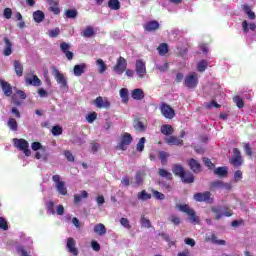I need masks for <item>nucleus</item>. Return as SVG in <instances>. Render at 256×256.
I'll return each mask as SVG.
<instances>
[{
  "label": "nucleus",
  "mask_w": 256,
  "mask_h": 256,
  "mask_svg": "<svg viewBox=\"0 0 256 256\" xmlns=\"http://www.w3.org/2000/svg\"><path fill=\"white\" fill-rule=\"evenodd\" d=\"M59 33H61V30L59 28H54V29L48 31V35L52 39L57 37L59 35Z\"/></svg>",
  "instance_id": "nucleus-51"
},
{
  "label": "nucleus",
  "mask_w": 256,
  "mask_h": 256,
  "mask_svg": "<svg viewBox=\"0 0 256 256\" xmlns=\"http://www.w3.org/2000/svg\"><path fill=\"white\" fill-rule=\"evenodd\" d=\"M132 98L135 99V101H141L145 99V92H143L141 88H136L132 91Z\"/></svg>",
  "instance_id": "nucleus-26"
},
{
  "label": "nucleus",
  "mask_w": 256,
  "mask_h": 256,
  "mask_svg": "<svg viewBox=\"0 0 256 256\" xmlns=\"http://www.w3.org/2000/svg\"><path fill=\"white\" fill-rule=\"evenodd\" d=\"M75 245H76L75 239L73 238L67 239L66 248L68 252L71 253V255L77 256L79 255V250L77 249V247H75Z\"/></svg>",
  "instance_id": "nucleus-16"
},
{
  "label": "nucleus",
  "mask_w": 256,
  "mask_h": 256,
  "mask_svg": "<svg viewBox=\"0 0 256 256\" xmlns=\"http://www.w3.org/2000/svg\"><path fill=\"white\" fill-rule=\"evenodd\" d=\"M120 97L123 103H127L129 101V90H127V88H122L120 90Z\"/></svg>",
  "instance_id": "nucleus-44"
},
{
  "label": "nucleus",
  "mask_w": 256,
  "mask_h": 256,
  "mask_svg": "<svg viewBox=\"0 0 256 256\" xmlns=\"http://www.w3.org/2000/svg\"><path fill=\"white\" fill-rule=\"evenodd\" d=\"M13 144L16 149L22 151L26 157H31V150L29 149V142L27 140L21 138H14Z\"/></svg>",
  "instance_id": "nucleus-3"
},
{
  "label": "nucleus",
  "mask_w": 256,
  "mask_h": 256,
  "mask_svg": "<svg viewBox=\"0 0 256 256\" xmlns=\"http://www.w3.org/2000/svg\"><path fill=\"white\" fill-rule=\"evenodd\" d=\"M96 119H97V113L96 112H92V113H90L86 116V121L88 123H94Z\"/></svg>",
  "instance_id": "nucleus-52"
},
{
  "label": "nucleus",
  "mask_w": 256,
  "mask_h": 256,
  "mask_svg": "<svg viewBox=\"0 0 256 256\" xmlns=\"http://www.w3.org/2000/svg\"><path fill=\"white\" fill-rule=\"evenodd\" d=\"M210 189L211 191H229V189H231V184L216 180L211 182Z\"/></svg>",
  "instance_id": "nucleus-10"
},
{
  "label": "nucleus",
  "mask_w": 256,
  "mask_h": 256,
  "mask_svg": "<svg viewBox=\"0 0 256 256\" xmlns=\"http://www.w3.org/2000/svg\"><path fill=\"white\" fill-rule=\"evenodd\" d=\"M180 179L183 183H193L195 181V177L193 176V173L189 171H184V174H182Z\"/></svg>",
  "instance_id": "nucleus-27"
},
{
  "label": "nucleus",
  "mask_w": 256,
  "mask_h": 256,
  "mask_svg": "<svg viewBox=\"0 0 256 256\" xmlns=\"http://www.w3.org/2000/svg\"><path fill=\"white\" fill-rule=\"evenodd\" d=\"M46 209L48 215H63L65 213V207L63 205H58L55 210V202L48 200L46 202Z\"/></svg>",
  "instance_id": "nucleus-7"
},
{
  "label": "nucleus",
  "mask_w": 256,
  "mask_h": 256,
  "mask_svg": "<svg viewBox=\"0 0 256 256\" xmlns=\"http://www.w3.org/2000/svg\"><path fill=\"white\" fill-rule=\"evenodd\" d=\"M242 11L245 13L249 21H255L256 15L255 12H253V8L250 5H242Z\"/></svg>",
  "instance_id": "nucleus-20"
},
{
  "label": "nucleus",
  "mask_w": 256,
  "mask_h": 256,
  "mask_svg": "<svg viewBox=\"0 0 256 256\" xmlns=\"http://www.w3.org/2000/svg\"><path fill=\"white\" fill-rule=\"evenodd\" d=\"M212 213H214L217 220L222 219V217H231L233 212L225 206H214L211 208Z\"/></svg>",
  "instance_id": "nucleus-6"
},
{
  "label": "nucleus",
  "mask_w": 256,
  "mask_h": 256,
  "mask_svg": "<svg viewBox=\"0 0 256 256\" xmlns=\"http://www.w3.org/2000/svg\"><path fill=\"white\" fill-rule=\"evenodd\" d=\"M3 15L5 19H11V16L13 15V10H11V8H6L4 9Z\"/></svg>",
  "instance_id": "nucleus-64"
},
{
  "label": "nucleus",
  "mask_w": 256,
  "mask_h": 256,
  "mask_svg": "<svg viewBox=\"0 0 256 256\" xmlns=\"http://www.w3.org/2000/svg\"><path fill=\"white\" fill-rule=\"evenodd\" d=\"M97 30L93 26H87L82 32L81 36L86 39H91V37H95Z\"/></svg>",
  "instance_id": "nucleus-21"
},
{
  "label": "nucleus",
  "mask_w": 256,
  "mask_h": 256,
  "mask_svg": "<svg viewBox=\"0 0 256 256\" xmlns=\"http://www.w3.org/2000/svg\"><path fill=\"white\" fill-rule=\"evenodd\" d=\"M52 181L55 183V189L59 195H67V186L65 185V181L61 180L60 175H53Z\"/></svg>",
  "instance_id": "nucleus-5"
},
{
  "label": "nucleus",
  "mask_w": 256,
  "mask_h": 256,
  "mask_svg": "<svg viewBox=\"0 0 256 256\" xmlns=\"http://www.w3.org/2000/svg\"><path fill=\"white\" fill-rule=\"evenodd\" d=\"M159 157H160V161H161L162 165H166L167 159L169 158V154L165 151H161L159 153Z\"/></svg>",
  "instance_id": "nucleus-49"
},
{
  "label": "nucleus",
  "mask_w": 256,
  "mask_h": 256,
  "mask_svg": "<svg viewBox=\"0 0 256 256\" xmlns=\"http://www.w3.org/2000/svg\"><path fill=\"white\" fill-rule=\"evenodd\" d=\"M189 167L194 173H199V171H201V164H199L195 159H190Z\"/></svg>",
  "instance_id": "nucleus-32"
},
{
  "label": "nucleus",
  "mask_w": 256,
  "mask_h": 256,
  "mask_svg": "<svg viewBox=\"0 0 256 256\" xmlns=\"http://www.w3.org/2000/svg\"><path fill=\"white\" fill-rule=\"evenodd\" d=\"M67 19H75L77 17V11L76 10H67L65 13Z\"/></svg>",
  "instance_id": "nucleus-56"
},
{
  "label": "nucleus",
  "mask_w": 256,
  "mask_h": 256,
  "mask_svg": "<svg viewBox=\"0 0 256 256\" xmlns=\"http://www.w3.org/2000/svg\"><path fill=\"white\" fill-rule=\"evenodd\" d=\"M33 19L36 23H42L45 19V14L42 11L37 10L33 13Z\"/></svg>",
  "instance_id": "nucleus-36"
},
{
  "label": "nucleus",
  "mask_w": 256,
  "mask_h": 256,
  "mask_svg": "<svg viewBox=\"0 0 256 256\" xmlns=\"http://www.w3.org/2000/svg\"><path fill=\"white\" fill-rule=\"evenodd\" d=\"M141 225L142 227H145L146 229H151V221L149 219L142 217L141 218Z\"/></svg>",
  "instance_id": "nucleus-55"
},
{
  "label": "nucleus",
  "mask_w": 256,
  "mask_h": 256,
  "mask_svg": "<svg viewBox=\"0 0 256 256\" xmlns=\"http://www.w3.org/2000/svg\"><path fill=\"white\" fill-rule=\"evenodd\" d=\"M160 111L166 119H173V117H175V110H173L167 103H162L160 105Z\"/></svg>",
  "instance_id": "nucleus-13"
},
{
  "label": "nucleus",
  "mask_w": 256,
  "mask_h": 256,
  "mask_svg": "<svg viewBox=\"0 0 256 256\" xmlns=\"http://www.w3.org/2000/svg\"><path fill=\"white\" fill-rule=\"evenodd\" d=\"M233 101L237 105L238 109H243L245 107V104L243 103V98L241 96H234Z\"/></svg>",
  "instance_id": "nucleus-47"
},
{
  "label": "nucleus",
  "mask_w": 256,
  "mask_h": 256,
  "mask_svg": "<svg viewBox=\"0 0 256 256\" xmlns=\"http://www.w3.org/2000/svg\"><path fill=\"white\" fill-rule=\"evenodd\" d=\"M1 87L3 90L4 95H6V97H11V95H13V88L11 87L10 84H8L5 81H1Z\"/></svg>",
  "instance_id": "nucleus-28"
},
{
  "label": "nucleus",
  "mask_w": 256,
  "mask_h": 256,
  "mask_svg": "<svg viewBox=\"0 0 256 256\" xmlns=\"http://www.w3.org/2000/svg\"><path fill=\"white\" fill-rule=\"evenodd\" d=\"M120 225H122V227H124L125 229H131V223L129 222V219H127V218H121Z\"/></svg>",
  "instance_id": "nucleus-53"
},
{
  "label": "nucleus",
  "mask_w": 256,
  "mask_h": 256,
  "mask_svg": "<svg viewBox=\"0 0 256 256\" xmlns=\"http://www.w3.org/2000/svg\"><path fill=\"white\" fill-rule=\"evenodd\" d=\"M51 133L54 135V137H59V135H62L63 133V128L60 126H54L51 130Z\"/></svg>",
  "instance_id": "nucleus-50"
},
{
  "label": "nucleus",
  "mask_w": 256,
  "mask_h": 256,
  "mask_svg": "<svg viewBox=\"0 0 256 256\" xmlns=\"http://www.w3.org/2000/svg\"><path fill=\"white\" fill-rule=\"evenodd\" d=\"M4 49H3V56L4 57H9L13 53V43L9 38H4Z\"/></svg>",
  "instance_id": "nucleus-18"
},
{
  "label": "nucleus",
  "mask_w": 256,
  "mask_h": 256,
  "mask_svg": "<svg viewBox=\"0 0 256 256\" xmlns=\"http://www.w3.org/2000/svg\"><path fill=\"white\" fill-rule=\"evenodd\" d=\"M137 197L140 201H149V199H151V194L147 193L145 190H142L138 193Z\"/></svg>",
  "instance_id": "nucleus-43"
},
{
  "label": "nucleus",
  "mask_w": 256,
  "mask_h": 256,
  "mask_svg": "<svg viewBox=\"0 0 256 256\" xmlns=\"http://www.w3.org/2000/svg\"><path fill=\"white\" fill-rule=\"evenodd\" d=\"M35 159L40 161H49V151H47V147L44 146L36 152Z\"/></svg>",
  "instance_id": "nucleus-19"
},
{
  "label": "nucleus",
  "mask_w": 256,
  "mask_h": 256,
  "mask_svg": "<svg viewBox=\"0 0 256 256\" xmlns=\"http://www.w3.org/2000/svg\"><path fill=\"white\" fill-rule=\"evenodd\" d=\"M61 51L66 55V58L71 61L73 59V52L69 51V44L62 42L60 44Z\"/></svg>",
  "instance_id": "nucleus-25"
},
{
  "label": "nucleus",
  "mask_w": 256,
  "mask_h": 256,
  "mask_svg": "<svg viewBox=\"0 0 256 256\" xmlns=\"http://www.w3.org/2000/svg\"><path fill=\"white\" fill-rule=\"evenodd\" d=\"M176 209H179L182 213H186V215H188L189 217L190 223H193V225H199L200 223L199 217L195 214V210L189 207V205L178 204L176 205Z\"/></svg>",
  "instance_id": "nucleus-2"
},
{
  "label": "nucleus",
  "mask_w": 256,
  "mask_h": 256,
  "mask_svg": "<svg viewBox=\"0 0 256 256\" xmlns=\"http://www.w3.org/2000/svg\"><path fill=\"white\" fill-rule=\"evenodd\" d=\"M227 167H218L214 170V174L218 177H227Z\"/></svg>",
  "instance_id": "nucleus-40"
},
{
  "label": "nucleus",
  "mask_w": 256,
  "mask_h": 256,
  "mask_svg": "<svg viewBox=\"0 0 256 256\" xmlns=\"http://www.w3.org/2000/svg\"><path fill=\"white\" fill-rule=\"evenodd\" d=\"M25 82L26 85H31L32 87H41V79L37 75L27 76Z\"/></svg>",
  "instance_id": "nucleus-17"
},
{
  "label": "nucleus",
  "mask_w": 256,
  "mask_h": 256,
  "mask_svg": "<svg viewBox=\"0 0 256 256\" xmlns=\"http://www.w3.org/2000/svg\"><path fill=\"white\" fill-rule=\"evenodd\" d=\"M96 65L98 67V73H100V75H103V73L107 71V64H105V61H103V59L101 58L97 59Z\"/></svg>",
  "instance_id": "nucleus-30"
},
{
  "label": "nucleus",
  "mask_w": 256,
  "mask_h": 256,
  "mask_svg": "<svg viewBox=\"0 0 256 256\" xmlns=\"http://www.w3.org/2000/svg\"><path fill=\"white\" fill-rule=\"evenodd\" d=\"M0 229H3V231H7L9 229V226L7 225V220L5 218L0 217Z\"/></svg>",
  "instance_id": "nucleus-58"
},
{
  "label": "nucleus",
  "mask_w": 256,
  "mask_h": 256,
  "mask_svg": "<svg viewBox=\"0 0 256 256\" xmlns=\"http://www.w3.org/2000/svg\"><path fill=\"white\" fill-rule=\"evenodd\" d=\"M113 71L117 75H122L127 71V60L123 57H119L116 61L115 66L113 67Z\"/></svg>",
  "instance_id": "nucleus-9"
},
{
  "label": "nucleus",
  "mask_w": 256,
  "mask_h": 256,
  "mask_svg": "<svg viewBox=\"0 0 256 256\" xmlns=\"http://www.w3.org/2000/svg\"><path fill=\"white\" fill-rule=\"evenodd\" d=\"M42 147H45V146H42L40 142H33V143L31 144V149H32V151H36V153H37Z\"/></svg>",
  "instance_id": "nucleus-59"
},
{
  "label": "nucleus",
  "mask_w": 256,
  "mask_h": 256,
  "mask_svg": "<svg viewBox=\"0 0 256 256\" xmlns=\"http://www.w3.org/2000/svg\"><path fill=\"white\" fill-rule=\"evenodd\" d=\"M244 151L246 155H248L249 157L253 155V150L251 149V146L249 145V143H244Z\"/></svg>",
  "instance_id": "nucleus-61"
},
{
  "label": "nucleus",
  "mask_w": 256,
  "mask_h": 256,
  "mask_svg": "<svg viewBox=\"0 0 256 256\" xmlns=\"http://www.w3.org/2000/svg\"><path fill=\"white\" fill-rule=\"evenodd\" d=\"M199 85V75L195 72H190L184 78V87L187 89H195Z\"/></svg>",
  "instance_id": "nucleus-4"
},
{
  "label": "nucleus",
  "mask_w": 256,
  "mask_h": 256,
  "mask_svg": "<svg viewBox=\"0 0 256 256\" xmlns=\"http://www.w3.org/2000/svg\"><path fill=\"white\" fill-rule=\"evenodd\" d=\"M14 71L17 77H23V64L19 60L14 61Z\"/></svg>",
  "instance_id": "nucleus-31"
},
{
  "label": "nucleus",
  "mask_w": 256,
  "mask_h": 256,
  "mask_svg": "<svg viewBox=\"0 0 256 256\" xmlns=\"http://www.w3.org/2000/svg\"><path fill=\"white\" fill-rule=\"evenodd\" d=\"M135 73L139 79H145L147 77V66L143 60H136Z\"/></svg>",
  "instance_id": "nucleus-8"
},
{
  "label": "nucleus",
  "mask_w": 256,
  "mask_h": 256,
  "mask_svg": "<svg viewBox=\"0 0 256 256\" xmlns=\"http://www.w3.org/2000/svg\"><path fill=\"white\" fill-rule=\"evenodd\" d=\"M133 141V137L129 133L122 134L121 140L118 144V147L121 149V151H127V147L131 145Z\"/></svg>",
  "instance_id": "nucleus-12"
},
{
  "label": "nucleus",
  "mask_w": 256,
  "mask_h": 256,
  "mask_svg": "<svg viewBox=\"0 0 256 256\" xmlns=\"http://www.w3.org/2000/svg\"><path fill=\"white\" fill-rule=\"evenodd\" d=\"M85 69H87L85 63L75 65L73 70L75 77H81L85 73Z\"/></svg>",
  "instance_id": "nucleus-23"
},
{
  "label": "nucleus",
  "mask_w": 256,
  "mask_h": 256,
  "mask_svg": "<svg viewBox=\"0 0 256 256\" xmlns=\"http://www.w3.org/2000/svg\"><path fill=\"white\" fill-rule=\"evenodd\" d=\"M144 29H145V31H148V32L157 31V29H159V22L155 21V20L148 21L144 25Z\"/></svg>",
  "instance_id": "nucleus-24"
},
{
  "label": "nucleus",
  "mask_w": 256,
  "mask_h": 256,
  "mask_svg": "<svg viewBox=\"0 0 256 256\" xmlns=\"http://www.w3.org/2000/svg\"><path fill=\"white\" fill-rule=\"evenodd\" d=\"M147 139H145V137L140 138V140L138 141L137 145H136V150L139 153H143L144 149H145V143H146Z\"/></svg>",
  "instance_id": "nucleus-42"
},
{
  "label": "nucleus",
  "mask_w": 256,
  "mask_h": 256,
  "mask_svg": "<svg viewBox=\"0 0 256 256\" xmlns=\"http://www.w3.org/2000/svg\"><path fill=\"white\" fill-rule=\"evenodd\" d=\"M108 7H110L113 11H118V9L121 7V4L119 3V0H110L108 2Z\"/></svg>",
  "instance_id": "nucleus-46"
},
{
  "label": "nucleus",
  "mask_w": 256,
  "mask_h": 256,
  "mask_svg": "<svg viewBox=\"0 0 256 256\" xmlns=\"http://www.w3.org/2000/svg\"><path fill=\"white\" fill-rule=\"evenodd\" d=\"M51 73L56 81V83L60 86V91L62 93H67L69 91V84L67 83V76L63 74L59 69L55 66H51Z\"/></svg>",
  "instance_id": "nucleus-1"
},
{
  "label": "nucleus",
  "mask_w": 256,
  "mask_h": 256,
  "mask_svg": "<svg viewBox=\"0 0 256 256\" xmlns=\"http://www.w3.org/2000/svg\"><path fill=\"white\" fill-rule=\"evenodd\" d=\"M87 197H89V193H87V191L83 190L81 195L76 194L74 195V203L75 205H79V203L81 202V199H87Z\"/></svg>",
  "instance_id": "nucleus-37"
},
{
  "label": "nucleus",
  "mask_w": 256,
  "mask_h": 256,
  "mask_svg": "<svg viewBox=\"0 0 256 256\" xmlns=\"http://www.w3.org/2000/svg\"><path fill=\"white\" fill-rule=\"evenodd\" d=\"M153 197H155V199H158V201H163V199H165V194L157 191V190H153Z\"/></svg>",
  "instance_id": "nucleus-54"
},
{
  "label": "nucleus",
  "mask_w": 256,
  "mask_h": 256,
  "mask_svg": "<svg viewBox=\"0 0 256 256\" xmlns=\"http://www.w3.org/2000/svg\"><path fill=\"white\" fill-rule=\"evenodd\" d=\"M168 145H183V141L175 136H170L166 139Z\"/></svg>",
  "instance_id": "nucleus-38"
},
{
  "label": "nucleus",
  "mask_w": 256,
  "mask_h": 256,
  "mask_svg": "<svg viewBox=\"0 0 256 256\" xmlns=\"http://www.w3.org/2000/svg\"><path fill=\"white\" fill-rule=\"evenodd\" d=\"M135 183H136V186L139 187V185H142L143 183V175H141V173H137L136 176H135Z\"/></svg>",
  "instance_id": "nucleus-63"
},
{
  "label": "nucleus",
  "mask_w": 256,
  "mask_h": 256,
  "mask_svg": "<svg viewBox=\"0 0 256 256\" xmlns=\"http://www.w3.org/2000/svg\"><path fill=\"white\" fill-rule=\"evenodd\" d=\"M230 163H232L234 167H239L241 163H243V158H241V152L239 151V149H233V156L230 160Z\"/></svg>",
  "instance_id": "nucleus-15"
},
{
  "label": "nucleus",
  "mask_w": 256,
  "mask_h": 256,
  "mask_svg": "<svg viewBox=\"0 0 256 256\" xmlns=\"http://www.w3.org/2000/svg\"><path fill=\"white\" fill-rule=\"evenodd\" d=\"M64 155H65L67 161H70V162L75 161V156H73V153H71V151H69V150L64 151Z\"/></svg>",
  "instance_id": "nucleus-60"
},
{
  "label": "nucleus",
  "mask_w": 256,
  "mask_h": 256,
  "mask_svg": "<svg viewBox=\"0 0 256 256\" xmlns=\"http://www.w3.org/2000/svg\"><path fill=\"white\" fill-rule=\"evenodd\" d=\"M169 221H171L173 225H179L181 223V218H179V216H176V215H171L169 217Z\"/></svg>",
  "instance_id": "nucleus-57"
},
{
  "label": "nucleus",
  "mask_w": 256,
  "mask_h": 256,
  "mask_svg": "<svg viewBox=\"0 0 256 256\" xmlns=\"http://www.w3.org/2000/svg\"><path fill=\"white\" fill-rule=\"evenodd\" d=\"M94 233L100 237H103V235L107 233V228L103 225V223L96 224L94 226Z\"/></svg>",
  "instance_id": "nucleus-29"
},
{
  "label": "nucleus",
  "mask_w": 256,
  "mask_h": 256,
  "mask_svg": "<svg viewBox=\"0 0 256 256\" xmlns=\"http://www.w3.org/2000/svg\"><path fill=\"white\" fill-rule=\"evenodd\" d=\"M133 125L136 131H145V125L143 124V122L136 120L134 121Z\"/></svg>",
  "instance_id": "nucleus-48"
},
{
  "label": "nucleus",
  "mask_w": 256,
  "mask_h": 256,
  "mask_svg": "<svg viewBox=\"0 0 256 256\" xmlns=\"http://www.w3.org/2000/svg\"><path fill=\"white\" fill-rule=\"evenodd\" d=\"M172 172L174 173V175H177L178 177H182L183 174L185 173V170L183 169V166L179 165V164H175L172 167Z\"/></svg>",
  "instance_id": "nucleus-35"
},
{
  "label": "nucleus",
  "mask_w": 256,
  "mask_h": 256,
  "mask_svg": "<svg viewBox=\"0 0 256 256\" xmlns=\"http://www.w3.org/2000/svg\"><path fill=\"white\" fill-rule=\"evenodd\" d=\"M207 67H209V61L207 60H201L197 63V71H199V73H204Z\"/></svg>",
  "instance_id": "nucleus-34"
},
{
  "label": "nucleus",
  "mask_w": 256,
  "mask_h": 256,
  "mask_svg": "<svg viewBox=\"0 0 256 256\" xmlns=\"http://www.w3.org/2000/svg\"><path fill=\"white\" fill-rule=\"evenodd\" d=\"M160 177H163L164 179H168V181H171L173 179V174H171L169 171L160 168L158 172Z\"/></svg>",
  "instance_id": "nucleus-41"
},
{
  "label": "nucleus",
  "mask_w": 256,
  "mask_h": 256,
  "mask_svg": "<svg viewBox=\"0 0 256 256\" xmlns=\"http://www.w3.org/2000/svg\"><path fill=\"white\" fill-rule=\"evenodd\" d=\"M7 126L9 127L10 131H17L19 124H17V120L14 118H9L7 121Z\"/></svg>",
  "instance_id": "nucleus-39"
},
{
  "label": "nucleus",
  "mask_w": 256,
  "mask_h": 256,
  "mask_svg": "<svg viewBox=\"0 0 256 256\" xmlns=\"http://www.w3.org/2000/svg\"><path fill=\"white\" fill-rule=\"evenodd\" d=\"M94 104L98 109H109L111 107V102H109L107 98L101 96L95 99Z\"/></svg>",
  "instance_id": "nucleus-14"
},
{
  "label": "nucleus",
  "mask_w": 256,
  "mask_h": 256,
  "mask_svg": "<svg viewBox=\"0 0 256 256\" xmlns=\"http://www.w3.org/2000/svg\"><path fill=\"white\" fill-rule=\"evenodd\" d=\"M195 201L203 203V201H209L211 199V192L196 193L194 195Z\"/></svg>",
  "instance_id": "nucleus-22"
},
{
  "label": "nucleus",
  "mask_w": 256,
  "mask_h": 256,
  "mask_svg": "<svg viewBox=\"0 0 256 256\" xmlns=\"http://www.w3.org/2000/svg\"><path fill=\"white\" fill-rule=\"evenodd\" d=\"M160 131L162 135H173V127L169 124L162 125Z\"/></svg>",
  "instance_id": "nucleus-33"
},
{
  "label": "nucleus",
  "mask_w": 256,
  "mask_h": 256,
  "mask_svg": "<svg viewBox=\"0 0 256 256\" xmlns=\"http://www.w3.org/2000/svg\"><path fill=\"white\" fill-rule=\"evenodd\" d=\"M242 30H243L244 35H249V33H255L256 21L255 20L242 21Z\"/></svg>",
  "instance_id": "nucleus-11"
},
{
  "label": "nucleus",
  "mask_w": 256,
  "mask_h": 256,
  "mask_svg": "<svg viewBox=\"0 0 256 256\" xmlns=\"http://www.w3.org/2000/svg\"><path fill=\"white\" fill-rule=\"evenodd\" d=\"M203 163L208 169H213L215 167V164H213L209 158H203Z\"/></svg>",
  "instance_id": "nucleus-62"
},
{
  "label": "nucleus",
  "mask_w": 256,
  "mask_h": 256,
  "mask_svg": "<svg viewBox=\"0 0 256 256\" xmlns=\"http://www.w3.org/2000/svg\"><path fill=\"white\" fill-rule=\"evenodd\" d=\"M158 53L159 55H167V53H169V46H167V44L162 43L158 46Z\"/></svg>",
  "instance_id": "nucleus-45"
}]
</instances>
